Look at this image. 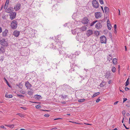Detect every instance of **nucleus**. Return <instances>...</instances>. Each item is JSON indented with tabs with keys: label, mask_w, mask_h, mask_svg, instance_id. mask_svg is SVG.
Segmentation results:
<instances>
[{
	"label": "nucleus",
	"mask_w": 130,
	"mask_h": 130,
	"mask_svg": "<svg viewBox=\"0 0 130 130\" xmlns=\"http://www.w3.org/2000/svg\"><path fill=\"white\" fill-rule=\"evenodd\" d=\"M52 44L55 45L54 47L55 49H58L59 48L62 47V43L60 40L59 39L56 40L54 41V42Z\"/></svg>",
	"instance_id": "nucleus-1"
},
{
	"label": "nucleus",
	"mask_w": 130,
	"mask_h": 130,
	"mask_svg": "<svg viewBox=\"0 0 130 130\" xmlns=\"http://www.w3.org/2000/svg\"><path fill=\"white\" fill-rule=\"evenodd\" d=\"M0 43L2 46L7 47L8 46V41L7 40L3 38L0 40Z\"/></svg>",
	"instance_id": "nucleus-2"
},
{
	"label": "nucleus",
	"mask_w": 130,
	"mask_h": 130,
	"mask_svg": "<svg viewBox=\"0 0 130 130\" xmlns=\"http://www.w3.org/2000/svg\"><path fill=\"white\" fill-rule=\"evenodd\" d=\"M17 22L15 20L12 21L11 23V26L13 29H15L17 27Z\"/></svg>",
	"instance_id": "nucleus-3"
},
{
	"label": "nucleus",
	"mask_w": 130,
	"mask_h": 130,
	"mask_svg": "<svg viewBox=\"0 0 130 130\" xmlns=\"http://www.w3.org/2000/svg\"><path fill=\"white\" fill-rule=\"evenodd\" d=\"M100 41L101 43H105L106 42V39L105 36H103L100 37Z\"/></svg>",
	"instance_id": "nucleus-4"
},
{
	"label": "nucleus",
	"mask_w": 130,
	"mask_h": 130,
	"mask_svg": "<svg viewBox=\"0 0 130 130\" xmlns=\"http://www.w3.org/2000/svg\"><path fill=\"white\" fill-rule=\"evenodd\" d=\"M92 5L93 7L95 8H97L99 7L98 3L96 0L92 1Z\"/></svg>",
	"instance_id": "nucleus-5"
},
{
	"label": "nucleus",
	"mask_w": 130,
	"mask_h": 130,
	"mask_svg": "<svg viewBox=\"0 0 130 130\" xmlns=\"http://www.w3.org/2000/svg\"><path fill=\"white\" fill-rule=\"evenodd\" d=\"M89 21V20L88 18L86 17L83 18L81 22L84 24H86L88 23Z\"/></svg>",
	"instance_id": "nucleus-6"
},
{
	"label": "nucleus",
	"mask_w": 130,
	"mask_h": 130,
	"mask_svg": "<svg viewBox=\"0 0 130 130\" xmlns=\"http://www.w3.org/2000/svg\"><path fill=\"white\" fill-rule=\"evenodd\" d=\"M95 16L96 18L98 19L101 17V13L100 12H96L95 13Z\"/></svg>",
	"instance_id": "nucleus-7"
},
{
	"label": "nucleus",
	"mask_w": 130,
	"mask_h": 130,
	"mask_svg": "<svg viewBox=\"0 0 130 130\" xmlns=\"http://www.w3.org/2000/svg\"><path fill=\"white\" fill-rule=\"evenodd\" d=\"M102 27V25L101 23L99 22L96 25L95 27L97 29H99L101 28Z\"/></svg>",
	"instance_id": "nucleus-8"
},
{
	"label": "nucleus",
	"mask_w": 130,
	"mask_h": 130,
	"mask_svg": "<svg viewBox=\"0 0 130 130\" xmlns=\"http://www.w3.org/2000/svg\"><path fill=\"white\" fill-rule=\"evenodd\" d=\"M16 13L15 12H13L12 14L10 15V18L12 20L14 19L15 17Z\"/></svg>",
	"instance_id": "nucleus-9"
},
{
	"label": "nucleus",
	"mask_w": 130,
	"mask_h": 130,
	"mask_svg": "<svg viewBox=\"0 0 130 130\" xmlns=\"http://www.w3.org/2000/svg\"><path fill=\"white\" fill-rule=\"evenodd\" d=\"M20 34V32L17 30H14L13 32V35L15 36L18 37Z\"/></svg>",
	"instance_id": "nucleus-10"
},
{
	"label": "nucleus",
	"mask_w": 130,
	"mask_h": 130,
	"mask_svg": "<svg viewBox=\"0 0 130 130\" xmlns=\"http://www.w3.org/2000/svg\"><path fill=\"white\" fill-rule=\"evenodd\" d=\"M93 33V32L92 31V30L89 29L87 31L86 34L87 35V36L89 37Z\"/></svg>",
	"instance_id": "nucleus-11"
},
{
	"label": "nucleus",
	"mask_w": 130,
	"mask_h": 130,
	"mask_svg": "<svg viewBox=\"0 0 130 130\" xmlns=\"http://www.w3.org/2000/svg\"><path fill=\"white\" fill-rule=\"evenodd\" d=\"M5 48L4 46H1L0 48V53L3 54L5 52Z\"/></svg>",
	"instance_id": "nucleus-12"
},
{
	"label": "nucleus",
	"mask_w": 130,
	"mask_h": 130,
	"mask_svg": "<svg viewBox=\"0 0 130 130\" xmlns=\"http://www.w3.org/2000/svg\"><path fill=\"white\" fill-rule=\"evenodd\" d=\"M25 86L27 88H30L31 87L32 85H31L28 82H27L25 83Z\"/></svg>",
	"instance_id": "nucleus-13"
},
{
	"label": "nucleus",
	"mask_w": 130,
	"mask_h": 130,
	"mask_svg": "<svg viewBox=\"0 0 130 130\" xmlns=\"http://www.w3.org/2000/svg\"><path fill=\"white\" fill-rule=\"evenodd\" d=\"M8 30L5 29L4 31H3L2 33V36L3 37H5L7 36V33L8 32Z\"/></svg>",
	"instance_id": "nucleus-14"
},
{
	"label": "nucleus",
	"mask_w": 130,
	"mask_h": 130,
	"mask_svg": "<svg viewBox=\"0 0 130 130\" xmlns=\"http://www.w3.org/2000/svg\"><path fill=\"white\" fill-rule=\"evenodd\" d=\"M8 92H6L5 94V96L7 98H11L12 97V95L11 94H8Z\"/></svg>",
	"instance_id": "nucleus-15"
},
{
	"label": "nucleus",
	"mask_w": 130,
	"mask_h": 130,
	"mask_svg": "<svg viewBox=\"0 0 130 130\" xmlns=\"http://www.w3.org/2000/svg\"><path fill=\"white\" fill-rule=\"evenodd\" d=\"M109 22H110V21H109V20H107V26L108 27V29L109 30H110L111 29V26H110V27L109 26V24L110 26L111 25V24H110L109 23Z\"/></svg>",
	"instance_id": "nucleus-16"
},
{
	"label": "nucleus",
	"mask_w": 130,
	"mask_h": 130,
	"mask_svg": "<svg viewBox=\"0 0 130 130\" xmlns=\"http://www.w3.org/2000/svg\"><path fill=\"white\" fill-rule=\"evenodd\" d=\"M87 27L85 26H83L80 28V30L82 31H84L86 30Z\"/></svg>",
	"instance_id": "nucleus-17"
},
{
	"label": "nucleus",
	"mask_w": 130,
	"mask_h": 130,
	"mask_svg": "<svg viewBox=\"0 0 130 130\" xmlns=\"http://www.w3.org/2000/svg\"><path fill=\"white\" fill-rule=\"evenodd\" d=\"M21 4L20 3H18L14 7V8H20Z\"/></svg>",
	"instance_id": "nucleus-18"
},
{
	"label": "nucleus",
	"mask_w": 130,
	"mask_h": 130,
	"mask_svg": "<svg viewBox=\"0 0 130 130\" xmlns=\"http://www.w3.org/2000/svg\"><path fill=\"white\" fill-rule=\"evenodd\" d=\"M113 63L114 64H116L117 63V59L116 58H114L113 59Z\"/></svg>",
	"instance_id": "nucleus-19"
},
{
	"label": "nucleus",
	"mask_w": 130,
	"mask_h": 130,
	"mask_svg": "<svg viewBox=\"0 0 130 130\" xmlns=\"http://www.w3.org/2000/svg\"><path fill=\"white\" fill-rule=\"evenodd\" d=\"M110 73L109 72L108 73L107 72V73H106L105 75V78H108L110 76Z\"/></svg>",
	"instance_id": "nucleus-20"
},
{
	"label": "nucleus",
	"mask_w": 130,
	"mask_h": 130,
	"mask_svg": "<svg viewBox=\"0 0 130 130\" xmlns=\"http://www.w3.org/2000/svg\"><path fill=\"white\" fill-rule=\"evenodd\" d=\"M41 97L40 95H35V98L37 99H39Z\"/></svg>",
	"instance_id": "nucleus-21"
},
{
	"label": "nucleus",
	"mask_w": 130,
	"mask_h": 130,
	"mask_svg": "<svg viewBox=\"0 0 130 130\" xmlns=\"http://www.w3.org/2000/svg\"><path fill=\"white\" fill-rule=\"evenodd\" d=\"M116 68L114 67H112L111 70L113 73L115 72L116 71Z\"/></svg>",
	"instance_id": "nucleus-22"
},
{
	"label": "nucleus",
	"mask_w": 130,
	"mask_h": 130,
	"mask_svg": "<svg viewBox=\"0 0 130 130\" xmlns=\"http://www.w3.org/2000/svg\"><path fill=\"white\" fill-rule=\"evenodd\" d=\"M100 94V92H98L97 93H96L95 94H94L93 95V96H92V97L93 98L95 96H96V95H98Z\"/></svg>",
	"instance_id": "nucleus-23"
},
{
	"label": "nucleus",
	"mask_w": 130,
	"mask_h": 130,
	"mask_svg": "<svg viewBox=\"0 0 130 130\" xmlns=\"http://www.w3.org/2000/svg\"><path fill=\"white\" fill-rule=\"evenodd\" d=\"M100 32L98 31H95L94 32V34L97 36H99L100 34Z\"/></svg>",
	"instance_id": "nucleus-24"
},
{
	"label": "nucleus",
	"mask_w": 130,
	"mask_h": 130,
	"mask_svg": "<svg viewBox=\"0 0 130 130\" xmlns=\"http://www.w3.org/2000/svg\"><path fill=\"white\" fill-rule=\"evenodd\" d=\"M7 126L8 127L11 128H12L14 126V125L13 124H12L10 125H8Z\"/></svg>",
	"instance_id": "nucleus-25"
},
{
	"label": "nucleus",
	"mask_w": 130,
	"mask_h": 130,
	"mask_svg": "<svg viewBox=\"0 0 130 130\" xmlns=\"http://www.w3.org/2000/svg\"><path fill=\"white\" fill-rule=\"evenodd\" d=\"M85 100V99H80L78 100V102H81L84 101Z\"/></svg>",
	"instance_id": "nucleus-26"
},
{
	"label": "nucleus",
	"mask_w": 130,
	"mask_h": 130,
	"mask_svg": "<svg viewBox=\"0 0 130 130\" xmlns=\"http://www.w3.org/2000/svg\"><path fill=\"white\" fill-rule=\"evenodd\" d=\"M11 10L10 9H7L6 10V11L7 13H10L11 12Z\"/></svg>",
	"instance_id": "nucleus-27"
},
{
	"label": "nucleus",
	"mask_w": 130,
	"mask_h": 130,
	"mask_svg": "<svg viewBox=\"0 0 130 130\" xmlns=\"http://www.w3.org/2000/svg\"><path fill=\"white\" fill-rule=\"evenodd\" d=\"M33 93V92L32 91H29L28 92V94L29 95H32Z\"/></svg>",
	"instance_id": "nucleus-28"
},
{
	"label": "nucleus",
	"mask_w": 130,
	"mask_h": 130,
	"mask_svg": "<svg viewBox=\"0 0 130 130\" xmlns=\"http://www.w3.org/2000/svg\"><path fill=\"white\" fill-rule=\"evenodd\" d=\"M112 58L111 55H109V57H108V60H109L110 61V60H111L112 59Z\"/></svg>",
	"instance_id": "nucleus-29"
},
{
	"label": "nucleus",
	"mask_w": 130,
	"mask_h": 130,
	"mask_svg": "<svg viewBox=\"0 0 130 130\" xmlns=\"http://www.w3.org/2000/svg\"><path fill=\"white\" fill-rule=\"evenodd\" d=\"M105 84V83L104 82H102L100 84V86L101 87H103L104 86V85Z\"/></svg>",
	"instance_id": "nucleus-30"
},
{
	"label": "nucleus",
	"mask_w": 130,
	"mask_h": 130,
	"mask_svg": "<svg viewBox=\"0 0 130 130\" xmlns=\"http://www.w3.org/2000/svg\"><path fill=\"white\" fill-rule=\"evenodd\" d=\"M109 9H104L105 12L106 13H108L109 11Z\"/></svg>",
	"instance_id": "nucleus-31"
},
{
	"label": "nucleus",
	"mask_w": 130,
	"mask_h": 130,
	"mask_svg": "<svg viewBox=\"0 0 130 130\" xmlns=\"http://www.w3.org/2000/svg\"><path fill=\"white\" fill-rule=\"evenodd\" d=\"M17 96H18L19 97V98H21V97L24 98V96L22 95H21H21L17 94Z\"/></svg>",
	"instance_id": "nucleus-32"
},
{
	"label": "nucleus",
	"mask_w": 130,
	"mask_h": 130,
	"mask_svg": "<svg viewBox=\"0 0 130 130\" xmlns=\"http://www.w3.org/2000/svg\"><path fill=\"white\" fill-rule=\"evenodd\" d=\"M17 115H19V116L21 117H24V115L22 114H17Z\"/></svg>",
	"instance_id": "nucleus-33"
},
{
	"label": "nucleus",
	"mask_w": 130,
	"mask_h": 130,
	"mask_svg": "<svg viewBox=\"0 0 130 130\" xmlns=\"http://www.w3.org/2000/svg\"><path fill=\"white\" fill-rule=\"evenodd\" d=\"M99 1L101 4H104V2L103 0H99Z\"/></svg>",
	"instance_id": "nucleus-34"
},
{
	"label": "nucleus",
	"mask_w": 130,
	"mask_h": 130,
	"mask_svg": "<svg viewBox=\"0 0 130 130\" xmlns=\"http://www.w3.org/2000/svg\"><path fill=\"white\" fill-rule=\"evenodd\" d=\"M71 31H72V33L73 34H76V32L74 30H72Z\"/></svg>",
	"instance_id": "nucleus-35"
},
{
	"label": "nucleus",
	"mask_w": 130,
	"mask_h": 130,
	"mask_svg": "<svg viewBox=\"0 0 130 130\" xmlns=\"http://www.w3.org/2000/svg\"><path fill=\"white\" fill-rule=\"evenodd\" d=\"M40 105H38L35 106V107L37 108H38L40 107Z\"/></svg>",
	"instance_id": "nucleus-36"
},
{
	"label": "nucleus",
	"mask_w": 130,
	"mask_h": 130,
	"mask_svg": "<svg viewBox=\"0 0 130 130\" xmlns=\"http://www.w3.org/2000/svg\"><path fill=\"white\" fill-rule=\"evenodd\" d=\"M122 113L123 115V116H124L125 113V111L124 110H123L122 112Z\"/></svg>",
	"instance_id": "nucleus-37"
},
{
	"label": "nucleus",
	"mask_w": 130,
	"mask_h": 130,
	"mask_svg": "<svg viewBox=\"0 0 130 130\" xmlns=\"http://www.w3.org/2000/svg\"><path fill=\"white\" fill-rule=\"evenodd\" d=\"M8 4H6V3H5V5L4 7V8H7V7H8Z\"/></svg>",
	"instance_id": "nucleus-38"
},
{
	"label": "nucleus",
	"mask_w": 130,
	"mask_h": 130,
	"mask_svg": "<svg viewBox=\"0 0 130 130\" xmlns=\"http://www.w3.org/2000/svg\"><path fill=\"white\" fill-rule=\"evenodd\" d=\"M125 91H127L128 90H130V89L126 87L125 88Z\"/></svg>",
	"instance_id": "nucleus-39"
},
{
	"label": "nucleus",
	"mask_w": 130,
	"mask_h": 130,
	"mask_svg": "<svg viewBox=\"0 0 130 130\" xmlns=\"http://www.w3.org/2000/svg\"><path fill=\"white\" fill-rule=\"evenodd\" d=\"M73 55L71 54V55H70L69 56L67 55L68 57H69L71 58H72V56H73Z\"/></svg>",
	"instance_id": "nucleus-40"
},
{
	"label": "nucleus",
	"mask_w": 130,
	"mask_h": 130,
	"mask_svg": "<svg viewBox=\"0 0 130 130\" xmlns=\"http://www.w3.org/2000/svg\"><path fill=\"white\" fill-rule=\"evenodd\" d=\"M129 82H126L125 83V86H127L129 84Z\"/></svg>",
	"instance_id": "nucleus-41"
},
{
	"label": "nucleus",
	"mask_w": 130,
	"mask_h": 130,
	"mask_svg": "<svg viewBox=\"0 0 130 130\" xmlns=\"http://www.w3.org/2000/svg\"><path fill=\"white\" fill-rule=\"evenodd\" d=\"M50 116V115H49L48 114H45L44 115V116L46 117H48Z\"/></svg>",
	"instance_id": "nucleus-42"
},
{
	"label": "nucleus",
	"mask_w": 130,
	"mask_h": 130,
	"mask_svg": "<svg viewBox=\"0 0 130 130\" xmlns=\"http://www.w3.org/2000/svg\"><path fill=\"white\" fill-rule=\"evenodd\" d=\"M127 98H123V103H124V102L126 101L127 100Z\"/></svg>",
	"instance_id": "nucleus-43"
},
{
	"label": "nucleus",
	"mask_w": 130,
	"mask_h": 130,
	"mask_svg": "<svg viewBox=\"0 0 130 130\" xmlns=\"http://www.w3.org/2000/svg\"><path fill=\"white\" fill-rule=\"evenodd\" d=\"M70 122H72L73 123H75V124H82L80 123H76L75 122H72L71 121H69Z\"/></svg>",
	"instance_id": "nucleus-44"
},
{
	"label": "nucleus",
	"mask_w": 130,
	"mask_h": 130,
	"mask_svg": "<svg viewBox=\"0 0 130 130\" xmlns=\"http://www.w3.org/2000/svg\"><path fill=\"white\" fill-rule=\"evenodd\" d=\"M20 92L21 93H22V94H24L25 93V92L24 91H20Z\"/></svg>",
	"instance_id": "nucleus-45"
},
{
	"label": "nucleus",
	"mask_w": 130,
	"mask_h": 130,
	"mask_svg": "<svg viewBox=\"0 0 130 130\" xmlns=\"http://www.w3.org/2000/svg\"><path fill=\"white\" fill-rule=\"evenodd\" d=\"M18 86L19 88H21L22 87V85H21L20 84L19 85H18Z\"/></svg>",
	"instance_id": "nucleus-46"
},
{
	"label": "nucleus",
	"mask_w": 130,
	"mask_h": 130,
	"mask_svg": "<svg viewBox=\"0 0 130 130\" xmlns=\"http://www.w3.org/2000/svg\"><path fill=\"white\" fill-rule=\"evenodd\" d=\"M100 99H99L98 98V99H97L96 101V103H98V102L99 101H100Z\"/></svg>",
	"instance_id": "nucleus-47"
},
{
	"label": "nucleus",
	"mask_w": 130,
	"mask_h": 130,
	"mask_svg": "<svg viewBox=\"0 0 130 130\" xmlns=\"http://www.w3.org/2000/svg\"><path fill=\"white\" fill-rule=\"evenodd\" d=\"M123 125L125 127V128L127 129H128L129 128H127V127L125 125V124H123Z\"/></svg>",
	"instance_id": "nucleus-48"
},
{
	"label": "nucleus",
	"mask_w": 130,
	"mask_h": 130,
	"mask_svg": "<svg viewBox=\"0 0 130 130\" xmlns=\"http://www.w3.org/2000/svg\"><path fill=\"white\" fill-rule=\"evenodd\" d=\"M0 127L1 128H3V129H6V128L4 126L2 125L0 126Z\"/></svg>",
	"instance_id": "nucleus-49"
},
{
	"label": "nucleus",
	"mask_w": 130,
	"mask_h": 130,
	"mask_svg": "<svg viewBox=\"0 0 130 130\" xmlns=\"http://www.w3.org/2000/svg\"><path fill=\"white\" fill-rule=\"evenodd\" d=\"M119 102V101H116L115 102V103H114V105H116L117 103H118Z\"/></svg>",
	"instance_id": "nucleus-50"
},
{
	"label": "nucleus",
	"mask_w": 130,
	"mask_h": 130,
	"mask_svg": "<svg viewBox=\"0 0 130 130\" xmlns=\"http://www.w3.org/2000/svg\"><path fill=\"white\" fill-rule=\"evenodd\" d=\"M67 96L66 95V96H63V95H62L61 96V98L62 99H64V98H66V97Z\"/></svg>",
	"instance_id": "nucleus-51"
},
{
	"label": "nucleus",
	"mask_w": 130,
	"mask_h": 130,
	"mask_svg": "<svg viewBox=\"0 0 130 130\" xmlns=\"http://www.w3.org/2000/svg\"><path fill=\"white\" fill-rule=\"evenodd\" d=\"M21 108H22L25 110L26 109V108L25 107H21Z\"/></svg>",
	"instance_id": "nucleus-52"
},
{
	"label": "nucleus",
	"mask_w": 130,
	"mask_h": 130,
	"mask_svg": "<svg viewBox=\"0 0 130 130\" xmlns=\"http://www.w3.org/2000/svg\"><path fill=\"white\" fill-rule=\"evenodd\" d=\"M114 27L115 28V29H116L117 27V25L116 24H115L114 25Z\"/></svg>",
	"instance_id": "nucleus-53"
},
{
	"label": "nucleus",
	"mask_w": 130,
	"mask_h": 130,
	"mask_svg": "<svg viewBox=\"0 0 130 130\" xmlns=\"http://www.w3.org/2000/svg\"><path fill=\"white\" fill-rule=\"evenodd\" d=\"M62 119L61 118H56V119H54V120H59V119Z\"/></svg>",
	"instance_id": "nucleus-54"
},
{
	"label": "nucleus",
	"mask_w": 130,
	"mask_h": 130,
	"mask_svg": "<svg viewBox=\"0 0 130 130\" xmlns=\"http://www.w3.org/2000/svg\"><path fill=\"white\" fill-rule=\"evenodd\" d=\"M9 0H7L6 2V4H8L9 2Z\"/></svg>",
	"instance_id": "nucleus-55"
},
{
	"label": "nucleus",
	"mask_w": 130,
	"mask_h": 130,
	"mask_svg": "<svg viewBox=\"0 0 130 130\" xmlns=\"http://www.w3.org/2000/svg\"><path fill=\"white\" fill-rule=\"evenodd\" d=\"M126 106L128 107H130V105L128 104H126Z\"/></svg>",
	"instance_id": "nucleus-56"
},
{
	"label": "nucleus",
	"mask_w": 130,
	"mask_h": 130,
	"mask_svg": "<svg viewBox=\"0 0 130 130\" xmlns=\"http://www.w3.org/2000/svg\"><path fill=\"white\" fill-rule=\"evenodd\" d=\"M55 45H53L52 47V48L53 50L55 49H54V47L55 46Z\"/></svg>",
	"instance_id": "nucleus-57"
},
{
	"label": "nucleus",
	"mask_w": 130,
	"mask_h": 130,
	"mask_svg": "<svg viewBox=\"0 0 130 130\" xmlns=\"http://www.w3.org/2000/svg\"><path fill=\"white\" fill-rule=\"evenodd\" d=\"M6 83L8 85L9 87H10V85L8 82L7 81V83Z\"/></svg>",
	"instance_id": "nucleus-58"
},
{
	"label": "nucleus",
	"mask_w": 130,
	"mask_h": 130,
	"mask_svg": "<svg viewBox=\"0 0 130 130\" xmlns=\"http://www.w3.org/2000/svg\"><path fill=\"white\" fill-rule=\"evenodd\" d=\"M97 22V20L93 22V23L94 24L95 23Z\"/></svg>",
	"instance_id": "nucleus-59"
},
{
	"label": "nucleus",
	"mask_w": 130,
	"mask_h": 130,
	"mask_svg": "<svg viewBox=\"0 0 130 130\" xmlns=\"http://www.w3.org/2000/svg\"><path fill=\"white\" fill-rule=\"evenodd\" d=\"M2 32V28L1 27L0 28V33H1Z\"/></svg>",
	"instance_id": "nucleus-60"
},
{
	"label": "nucleus",
	"mask_w": 130,
	"mask_h": 130,
	"mask_svg": "<svg viewBox=\"0 0 130 130\" xmlns=\"http://www.w3.org/2000/svg\"><path fill=\"white\" fill-rule=\"evenodd\" d=\"M94 24L92 22V23H91L90 25L91 26H92Z\"/></svg>",
	"instance_id": "nucleus-61"
},
{
	"label": "nucleus",
	"mask_w": 130,
	"mask_h": 130,
	"mask_svg": "<svg viewBox=\"0 0 130 130\" xmlns=\"http://www.w3.org/2000/svg\"><path fill=\"white\" fill-rule=\"evenodd\" d=\"M111 80H109V81H108V83L109 84H110L111 83Z\"/></svg>",
	"instance_id": "nucleus-62"
},
{
	"label": "nucleus",
	"mask_w": 130,
	"mask_h": 130,
	"mask_svg": "<svg viewBox=\"0 0 130 130\" xmlns=\"http://www.w3.org/2000/svg\"><path fill=\"white\" fill-rule=\"evenodd\" d=\"M118 11H119V15H120V10L119 9H118Z\"/></svg>",
	"instance_id": "nucleus-63"
},
{
	"label": "nucleus",
	"mask_w": 130,
	"mask_h": 130,
	"mask_svg": "<svg viewBox=\"0 0 130 130\" xmlns=\"http://www.w3.org/2000/svg\"><path fill=\"white\" fill-rule=\"evenodd\" d=\"M4 79L5 80V81H6V83H7V80L5 78H4Z\"/></svg>",
	"instance_id": "nucleus-64"
}]
</instances>
